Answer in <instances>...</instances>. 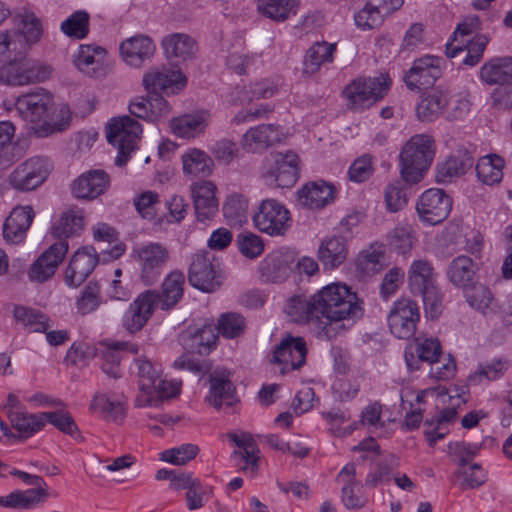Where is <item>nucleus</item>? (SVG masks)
I'll return each mask as SVG.
<instances>
[{
    "instance_id": "1",
    "label": "nucleus",
    "mask_w": 512,
    "mask_h": 512,
    "mask_svg": "<svg viewBox=\"0 0 512 512\" xmlns=\"http://www.w3.org/2000/svg\"><path fill=\"white\" fill-rule=\"evenodd\" d=\"M319 315L316 320V334L320 339L336 338L345 329L344 320L362 316V301L350 287L341 283H332L315 294Z\"/></svg>"
},
{
    "instance_id": "2",
    "label": "nucleus",
    "mask_w": 512,
    "mask_h": 512,
    "mask_svg": "<svg viewBox=\"0 0 512 512\" xmlns=\"http://www.w3.org/2000/svg\"><path fill=\"white\" fill-rule=\"evenodd\" d=\"M435 141L428 134H416L403 145L399 155L400 175L408 184L420 182L435 157Z\"/></svg>"
},
{
    "instance_id": "3",
    "label": "nucleus",
    "mask_w": 512,
    "mask_h": 512,
    "mask_svg": "<svg viewBox=\"0 0 512 512\" xmlns=\"http://www.w3.org/2000/svg\"><path fill=\"white\" fill-rule=\"evenodd\" d=\"M51 73L49 65L20 54L0 67V83L14 87L25 86L43 82Z\"/></svg>"
},
{
    "instance_id": "4",
    "label": "nucleus",
    "mask_w": 512,
    "mask_h": 512,
    "mask_svg": "<svg viewBox=\"0 0 512 512\" xmlns=\"http://www.w3.org/2000/svg\"><path fill=\"white\" fill-rule=\"evenodd\" d=\"M300 176V158L292 150L273 152L263 160L261 178L270 185L292 187Z\"/></svg>"
},
{
    "instance_id": "5",
    "label": "nucleus",
    "mask_w": 512,
    "mask_h": 512,
    "mask_svg": "<svg viewBox=\"0 0 512 512\" xmlns=\"http://www.w3.org/2000/svg\"><path fill=\"white\" fill-rule=\"evenodd\" d=\"M141 133V124L129 116L114 118L108 123L107 140L118 150L115 158L116 166L121 167L127 163L131 152L136 149Z\"/></svg>"
},
{
    "instance_id": "6",
    "label": "nucleus",
    "mask_w": 512,
    "mask_h": 512,
    "mask_svg": "<svg viewBox=\"0 0 512 512\" xmlns=\"http://www.w3.org/2000/svg\"><path fill=\"white\" fill-rule=\"evenodd\" d=\"M135 259L140 266V279L149 286L156 283L170 260L167 246L159 242H149L134 250Z\"/></svg>"
},
{
    "instance_id": "7",
    "label": "nucleus",
    "mask_w": 512,
    "mask_h": 512,
    "mask_svg": "<svg viewBox=\"0 0 512 512\" xmlns=\"http://www.w3.org/2000/svg\"><path fill=\"white\" fill-rule=\"evenodd\" d=\"M389 89V79L381 75L374 78H357L348 84L343 93L354 109L369 107L382 99Z\"/></svg>"
},
{
    "instance_id": "8",
    "label": "nucleus",
    "mask_w": 512,
    "mask_h": 512,
    "mask_svg": "<svg viewBox=\"0 0 512 512\" xmlns=\"http://www.w3.org/2000/svg\"><path fill=\"white\" fill-rule=\"evenodd\" d=\"M253 222L259 231L270 236H281L290 226V212L280 201L267 198L260 202Z\"/></svg>"
},
{
    "instance_id": "9",
    "label": "nucleus",
    "mask_w": 512,
    "mask_h": 512,
    "mask_svg": "<svg viewBox=\"0 0 512 512\" xmlns=\"http://www.w3.org/2000/svg\"><path fill=\"white\" fill-rule=\"evenodd\" d=\"M188 281L198 290L213 292L221 285L219 264L208 251L193 254L188 269Z\"/></svg>"
},
{
    "instance_id": "10",
    "label": "nucleus",
    "mask_w": 512,
    "mask_h": 512,
    "mask_svg": "<svg viewBox=\"0 0 512 512\" xmlns=\"http://www.w3.org/2000/svg\"><path fill=\"white\" fill-rule=\"evenodd\" d=\"M419 319L418 305L408 298H401L395 301L387 316L391 333L399 339L413 337Z\"/></svg>"
},
{
    "instance_id": "11",
    "label": "nucleus",
    "mask_w": 512,
    "mask_h": 512,
    "mask_svg": "<svg viewBox=\"0 0 512 512\" xmlns=\"http://www.w3.org/2000/svg\"><path fill=\"white\" fill-rule=\"evenodd\" d=\"M452 209V199L442 189L431 188L419 197L416 210L420 220L429 225L444 221Z\"/></svg>"
},
{
    "instance_id": "12",
    "label": "nucleus",
    "mask_w": 512,
    "mask_h": 512,
    "mask_svg": "<svg viewBox=\"0 0 512 512\" xmlns=\"http://www.w3.org/2000/svg\"><path fill=\"white\" fill-rule=\"evenodd\" d=\"M307 345L304 338L286 334L273 350L272 362L283 365L280 372L300 369L306 362Z\"/></svg>"
},
{
    "instance_id": "13",
    "label": "nucleus",
    "mask_w": 512,
    "mask_h": 512,
    "mask_svg": "<svg viewBox=\"0 0 512 512\" xmlns=\"http://www.w3.org/2000/svg\"><path fill=\"white\" fill-rule=\"evenodd\" d=\"M49 173V165L42 157H32L17 166L9 175L10 185L19 191H30L40 186Z\"/></svg>"
},
{
    "instance_id": "14",
    "label": "nucleus",
    "mask_w": 512,
    "mask_h": 512,
    "mask_svg": "<svg viewBox=\"0 0 512 512\" xmlns=\"http://www.w3.org/2000/svg\"><path fill=\"white\" fill-rule=\"evenodd\" d=\"M442 64V58L430 55L415 60L404 76L408 89L420 90L433 86L442 75Z\"/></svg>"
},
{
    "instance_id": "15",
    "label": "nucleus",
    "mask_w": 512,
    "mask_h": 512,
    "mask_svg": "<svg viewBox=\"0 0 512 512\" xmlns=\"http://www.w3.org/2000/svg\"><path fill=\"white\" fill-rule=\"evenodd\" d=\"M145 89L150 93L176 94L187 84L186 77L178 69L169 67L151 68L143 77Z\"/></svg>"
},
{
    "instance_id": "16",
    "label": "nucleus",
    "mask_w": 512,
    "mask_h": 512,
    "mask_svg": "<svg viewBox=\"0 0 512 512\" xmlns=\"http://www.w3.org/2000/svg\"><path fill=\"white\" fill-rule=\"evenodd\" d=\"M295 260V251L288 248H279L265 256L259 265V271L266 281L283 282L295 269Z\"/></svg>"
},
{
    "instance_id": "17",
    "label": "nucleus",
    "mask_w": 512,
    "mask_h": 512,
    "mask_svg": "<svg viewBox=\"0 0 512 512\" xmlns=\"http://www.w3.org/2000/svg\"><path fill=\"white\" fill-rule=\"evenodd\" d=\"M336 479L342 484L341 502L346 509L360 510L366 507L368 497L362 492L361 481L357 479L355 464L345 465Z\"/></svg>"
},
{
    "instance_id": "18",
    "label": "nucleus",
    "mask_w": 512,
    "mask_h": 512,
    "mask_svg": "<svg viewBox=\"0 0 512 512\" xmlns=\"http://www.w3.org/2000/svg\"><path fill=\"white\" fill-rule=\"evenodd\" d=\"M65 240L52 244L45 250L29 269V278L36 282H44L51 278L68 252Z\"/></svg>"
},
{
    "instance_id": "19",
    "label": "nucleus",
    "mask_w": 512,
    "mask_h": 512,
    "mask_svg": "<svg viewBox=\"0 0 512 512\" xmlns=\"http://www.w3.org/2000/svg\"><path fill=\"white\" fill-rule=\"evenodd\" d=\"M53 105V97L44 89L19 96L15 102L18 113L28 122L44 120Z\"/></svg>"
},
{
    "instance_id": "20",
    "label": "nucleus",
    "mask_w": 512,
    "mask_h": 512,
    "mask_svg": "<svg viewBox=\"0 0 512 512\" xmlns=\"http://www.w3.org/2000/svg\"><path fill=\"white\" fill-rule=\"evenodd\" d=\"M98 263V256L93 247L77 250L65 270L64 281L69 287H79L93 272Z\"/></svg>"
},
{
    "instance_id": "21",
    "label": "nucleus",
    "mask_w": 512,
    "mask_h": 512,
    "mask_svg": "<svg viewBox=\"0 0 512 512\" xmlns=\"http://www.w3.org/2000/svg\"><path fill=\"white\" fill-rule=\"evenodd\" d=\"M185 275L179 270L170 271L163 279L160 291L149 290L155 296L154 303L163 311L173 309L183 298Z\"/></svg>"
},
{
    "instance_id": "22",
    "label": "nucleus",
    "mask_w": 512,
    "mask_h": 512,
    "mask_svg": "<svg viewBox=\"0 0 512 512\" xmlns=\"http://www.w3.org/2000/svg\"><path fill=\"white\" fill-rule=\"evenodd\" d=\"M109 186V175L104 170L95 169L76 178L71 185V191L78 199L94 200L104 194Z\"/></svg>"
},
{
    "instance_id": "23",
    "label": "nucleus",
    "mask_w": 512,
    "mask_h": 512,
    "mask_svg": "<svg viewBox=\"0 0 512 512\" xmlns=\"http://www.w3.org/2000/svg\"><path fill=\"white\" fill-rule=\"evenodd\" d=\"M216 186L209 180H202L191 185L195 215L198 221L212 219L218 212L219 202L216 198Z\"/></svg>"
},
{
    "instance_id": "24",
    "label": "nucleus",
    "mask_w": 512,
    "mask_h": 512,
    "mask_svg": "<svg viewBox=\"0 0 512 512\" xmlns=\"http://www.w3.org/2000/svg\"><path fill=\"white\" fill-rule=\"evenodd\" d=\"M283 140L280 127L274 124H261L243 134L241 145L250 153H262Z\"/></svg>"
},
{
    "instance_id": "25",
    "label": "nucleus",
    "mask_w": 512,
    "mask_h": 512,
    "mask_svg": "<svg viewBox=\"0 0 512 512\" xmlns=\"http://www.w3.org/2000/svg\"><path fill=\"white\" fill-rule=\"evenodd\" d=\"M154 299L152 292L144 291L129 305L123 317V327L129 333L140 331L151 318L156 307Z\"/></svg>"
},
{
    "instance_id": "26",
    "label": "nucleus",
    "mask_w": 512,
    "mask_h": 512,
    "mask_svg": "<svg viewBox=\"0 0 512 512\" xmlns=\"http://www.w3.org/2000/svg\"><path fill=\"white\" fill-rule=\"evenodd\" d=\"M404 0H368L365 7L355 15V23L363 29H373L382 24L384 18L403 5Z\"/></svg>"
},
{
    "instance_id": "27",
    "label": "nucleus",
    "mask_w": 512,
    "mask_h": 512,
    "mask_svg": "<svg viewBox=\"0 0 512 512\" xmlns=\"http://www.w3.org/2000/svg\"><path fill=\"white\" fill-rule=\"evenodd\" d=\"M119 49L126 64L140 67L154 55L156 47L149 36L138 34L122 41Z\"/></svg>"
},
{
    "instance_id": "28",
    "label": "nucleus",
    "mask_w": 512,
    "mask_h": 512,
    "mask_svg": "<svg viewBox=\"0 0 512 512\" xmlns=\"http://www.w3.org/2000/svg\"><path fill=\"white\" fill-rule=\"evenodd\" d=\"M473 157L466 150H458L437 164L435 179L437 183H452L462 177L473 166Z\"/></svg>"
},
{
    "instance_id": "29",
    "label": "nucleus",
    "mask_w": 512,
    "mask_h": 512,
    "mask_svg": "<svg viewBox=\"0 0 512 512\" xmlns=\"http://www.w3.org/2000/svg\"><path fill=\"white\" fill-rule=\"evenodd\" d=\"M210 390L206 400L215 409H220L223 405L232 407L237 401L235 396V387L229 379L225 370L214 371L209 376Z\"/></svg>"
},
{
    "instance_id": "30",
    "label": "nucleus",
    "mask_w": 512,
    "mask_h": 512,
    "mask_svg": "<svg viewBox=\"0 0 512 512\" xmlns=\"http://www.w3.org/2000/svg\"><path fill=\"white\" fill-rule=\"evenodd\" d=\"M349 253L344 237L333 235L324 238L318 247L317 257L325 270H334L342 265Z\"/></svg>"
},
{
    "instance_id": "31",
    "label": "nucleus",
    "mask_w": 512,
    "mask_h": 512,
    "mask_svg": "<svg viewBox=\"0 0 512 512\" xmlns=\"http://www.w3.org/2000/svg\"><path fill=\"white\" fill-rule=\"evenodd\" d=\"M34 216L35 214L31 206L15 207L4 223V238L13 244L22 242L26 237Z\"/></svg>"
},
{
    "instance_id": "32",
    "label": "nucleus",
    "mask_w": 512,
    "mask_h": 512,
    "mask_svg": "<svg viewBox=\"0 0 512 512\" xmlns=\"http://www.w3.org/2000/svg\"><path fill=\"white\" fill-rule=\"evenodd\" d=\"M478 265L466 255L455 257L447 266L446 275L456 288L467 290L476 283Z\"/></svg>"
},
{
    "instance_id": "33",
    "label": "nucleus",
    "mask_w": 512,
    "mask_h": 512,
    "mask_svg": "<svg viewBox=\"0 0 512 512\" xmlns=\"http://www.w3.org/2000/svg\"><path fill=\"white\" fill-rule=\"evenodd\" d=\"M448 103L449 92L434 88L421 96L416 106V116L421 122H432L444 112Z\"/></svg>"
},
{
    "instance_id": "34",
    "label": "nucleus",
    "mask_w": 512,
    "mask_h": 512,
    "mask_svg": "<svg viewBox=\"0 0 512 512\" xmlns=\"http://www.w3.org/2000/svg\"><path fill=\"white\" fill-rule=\"evenodd\" d=\"M442 353V347L438 339L425 338L416 339L415 350H405V362L410 371L420 369L422 362L434 364L439 360Z\"/></svg>"
},
{
    "instance_id": "35",
    "label": "nucleus",
    "mask_w": 512,
    "mask_h": 512,
    "mask_svg": "<svg viewBox=\"0 0 512 512\" xmlns=\"http://www.w3.org/2000/svg\"><path fill=\"white\" fill-rule=\"evenodd\" d=\"M135 366L137 369L140 390L146 395L145 399L140 397L137 398V405H151L153 389L161 378V368L145 356L137 358L135 360Z\"/></svg>"
},
{
    "instance_id": "36",
    "label": "nucleus",
    "mask_w": 512,
    "mask_h": 512,
    "mask_svg": "<svg viewBox=\"0 0 512 512\" xmlns=\"http://www.w3.org/2000/svg\"><path fill=\"white\" fill-rule=\"evenodd\" d=\"M487 43L488 39L484 35H477L472 39H462L459 42L452 41L446 45V55L449 58H454L465 54L463 63L474 66L480 61Z\"/></svg>"
},
{
    "instance_id": "37",
    "label": "nucleus",
    "mask_w": 512,
    "mask_h": 512,
    "mask_svg": "<svg viewBox=\"0 0 512 512\" xmlns=\"http://www.w3.org/2000/svg\"><path fill=\"white\" fill-rule=\"evenodd\" d=\"M334 199V188L325 182H311L298 191L301 206L317 210L325 207Z\"/></svg>"
},
{
    "instance_id": "38",
    "label": "nucleus",
    "mask_w": 512,
    "mask_h": 512,
    "mask_svg": "<svg viewBox=\"0 0 512 512\" xmlns=\"http://www.w3.org/2000/svg\"><path fill=\"white\" fill-rule=\"evenodd\" d=\"M106 50L100 46L80 45L73 56L75 66L90 77H98L103 74V58Z\"/></svg>"
},
{
    "instance_id": "39",
    "label": "nucleus",
    "mask_w": 512,
    "mask_h": 512,
    "mask_svg": "<svg viewBox=\"0 0 512 512\" xmlns=\"http://www.w3.org/2000/svg\"><path fill=\"white\" fill-rule=\"evenodd\" d=\"M161 45L170 60L186 61L193 58L197 51L196 41L185 33L167 35L162 39Z\"/></svg>"
},
{
    "instance_id": "40",
    "label": "nucleus",
    "mask_w": 512,
    "mask_h": 512,
    "mask_svg": "<svg viewBox=\"0 0 512 512\" xmlns=\"http://www.w3.org/2000/svg\"><path fill=\"white\" fill-rule=\"evenodd\" d=\"M48 489L15 490L0 496V506L14 510H31L45 502Z\"/></svg>"
},
{
    "instance_id": "41",
    "label": "nucleus",
    "mask_w": 512,
    "mask_h": 512,
    "mask_svg": "<svg viewBox=\"0 0 512 512\" xmlns=\"http://www.w3.org/2000/svg\"><path fill=\"white\" fill-rule=\"evenodd\" d=\"M218 335L214 327L207 325L181 336V344L190 353L207 355L215 346Z\"/></svg>"
},
{
    "instance_id": "42",
    "label": "nucleus",
    "mask_w": 512,
    "mask_h": 512,
    "mask_svg": "<svg viewBox=\"0 0 512 512\" xmlns=\"http://www.w3.org/2000/svg\"><path fill=\"white\" fill-rule=\"evenodd\" d=\"M285 311L292 321L308 322L313 326L316 332V320L319 319V315L315 302V294L309 300L300 296L291 297L286 303Z\"/></svg>"
},
{
    "instance_id": "43",
    "label": "nucleus",
    "mask_w": 512,
    "mask_h": 512,
    "mask_svg": "<svg viewBox=\"0 0 512 512\" xmlns=\"http://www.w3.org/2000/svg\"><path fill=\"white\" fill-rule=\"evenodd\" d=\"M480 79L488 85H501L512 80V57L495 58L480 69Z\"/></svg>"
},
{
    "instance_id": "44",
    "label": "nucleus",
    "mask_w": 512,
    "mask_h": 512,
    "mask_svg": "<svg viewBox=\"0 0 512 512\" xmlns=\"http://www.w3.org/2000/svg\"><path fill=\"white\" fill-rule=\"evenodd\" d=\"M7 417L12 428L19 433V438H29L43 429L42 412L33 414L25 410L9 409Z\"/></svg>"
},
{
    "instance_id": "45",
    "label": "nucleus",
    "mask_w": 512,
    "mask_h": 512,
    "mask_svg": "<svg viewBox=\"0 0 512 512\" xmlns=\"http://www.w3.org/2000/svg\"><path fill=\"white\" fill-rule=\"evenodd\" d=\"M183 172L186 175L209 176L214 169L213 158L205 151L191 148L181 156Z\"/></svg>"
},
{
    "instance_id": "46",
    "label": "nucleus",
    "mask_w": 512,
    "mask_h": 512,
    "mask_svg": "<svg viewBox=\"0 0 512 512\" xmlns=\"http://www.w3.org/2000/svg\"><path fill=\"white\" fill-rule=\"evenodd\" d=\"M207 126L203 113L184 114L170 121L171 131L178 137L195 138L204 132Z\"/></svg>"
},
{
    "instance_id": "47",
    "label": "nucleus",
    "mask_w": 512,
    "mask_h": 512,
    "mask_svg": "<svg viewBox=\"0 0 512 512\" xmlns=\"http://www.w3.org/2000/svg\"><path fill=\"white\" fill-rule=\"evenodd\" d=\"M335 51L336 43L315 42L305 54L304 72L314 74L322 65L332 63Z\"/></svg>"
},
{
    "instance_id": "48",
    "label": "nucleus",
    "mask_w": 512,
    "mask_h": 512,
    "mask_svg": "<svg viewBox=\"0 0 512 512\" xmlns=\"http://www.w3.org/2000/svg\"><path fill=\"white\" fill-rule=\"evenodd\" d=\"M124 345V343L108 344L106 342H101L96 348L95 355L102 361V371L109 377L119 378L122 375L120 368V350Z\"/></svg>"
},
{
    "instance_id": "49",
    "label": "nucleus",
    "mask_w": 512,
    "mask_h": 512,
    "mask_svg": "<svg viewBox=\"0 0 512 512\" xmlns=\"http://www.w3.org/2000/svg\"><path fill=\"white\" fill-rule=\"evenodd\" d=\"M90 410L114 422H121L125 417V409L122 400L106 393L97 392L94 395L90 404Z\"/></svg>"
},
{
    "instance_id": "50",
    "label": "nucleus",
    "mask_w": 512,
    "mask_h": 512,
    "mask_svg": "<svg viewBox=\"0 0 512 512\" xmlns=\"http://www.w3.org/2000/svg\"><path fill=\"white\" fill-rule=\"evenodd\" d=\"M436 283V274L432 264L424 259L414 260L408 269V285L411 293Z\"/></svg>"
},
{
    "instance_id": "51",
    "label": "nucleus",
    "mask_w": 512,
    "mask_h": 512,
    "mask_svg": "<svg viewBox=\"0 0 512 512\" xmlns=\"http://www.w3.org/2000/svg\"><path fill=\"white\" fill-rule=\"evenodd\" d=\"M504 165V159L496 154L484 156L476 164L477 177L483 184H498L503 178Z\"/></svg>"
},
{
    "instance_id": "52",
    "label": "nucleus",
    "mask_w": 512,
    "mask_h": 512,
    "mask_svg": "<svg viewBox=\"0 0 512 512\" xmlns=\"http://www.w3.org/2000/svg\"><path fill=\"white\" fill-rule=\"evenodd\" d=\"M298 0H258V12L273 21H285L296 14Z\"/></svg>"
},
{
    "instance_id": "53",
    "label": "nucleus",
    "mask_w": 512,
    "mask_h": 512,
    "mask_svg": "<svg viewBox=\"0 0 512 512\" xmlns=\"http://www.w3.org/2000/svg\"><path fill=\"white\" fill-rule=\"evenodd\" d=\"M84 227V215L81 210L70 209L64 212L52 227L54 237L68 238L78 235Z\"/></svg>"
},
{
    "instance_id": "54",
    "label": "nucleus",
    "mask_w": 512,
    "mask_h": 512,
    "mask_svg": "<svg viewBox=\"0 0 512 512\" xmlns=\"http://www.w3.org/2000/svg\"><path fill=\"white\" fill-rule=\"evenodd\" d=\"M510 367V362L506 358H495L478 365L473 374L469 376V381L478 384L483 380L495 381L504 376Z\"/></svg>"
},
{
    "instance_id": "55",
    "label": "nucleus",
    "mask_w": 512,
    "mask_h": 512,
    "mask_svg": "<svg viewBox=\"0 0 512 512\" xmlns=\"http://www.w3.org/2000/svg\"><path fill=\"white\" fill-rule=\"evenodd\" d=\"M18 18L19 29L17 30L20 33V39L23 41L25 49L26 46L35 44L40 40L43 28L40 19L32 12L25 11L18 15Z\"/></svg>"
},
{
    "instance_id": "56",
    "label": "nucleus",
    "mask_w": 512,
    "mask_h": 512,
    "mask_svg": "<svg viewBox=\"0 0 512 512\" xmlns=\"http://www.w3.org/2000/svg\"><path fill=\"white\" fill-rule=\"evenodd\" d=\"M15 320L32 332H46L50 328L49 318L34 309L24 306H15L13 310Z\"/></svg>"
},
{
    "instance_id": "57",
    "label": "nucleus",
    "mask_w": 512,
    "mask_h": 512,
    "mask_svg": "<svg viewBox=\"0 0 512 512\" xmlns=\"http://www.w3.org/2000/svg\"><path fill=\"white\" fill-rule=\"evenodd\" d=\"M90 15L84 10L72 13L61 23V31L74 39H84L89 34Z\"/></svg>"
},
{
    "instance_id": "58",
    "label": "nucleus",
    "mask_w": 512,
    "mask_h": 512,
    "mask_svg": "<svg viewBox=\"0 0 512 512\" xmlns=\"http://www.w3.org/2000/svg\"><path fill=\"white\" fill-rule=\"evenodd\" d=\"M278 91V86L270 80H262L251 84L249 90L245 87L237 88L240 102H251L254 99H267L274 96Z\"/></svg>"
},
{
    "instance_id": "59",
    "label": "nucleus",
    "mask_w": 512,
    "mask_h": 512,
    "mask_svg": "<svg viewBox=\"0 0 512 512\" xmlns=\"http://www.w3.org/2000/svg\"><path fill=\"white\" fill-rule=\"evenodd\" d=\"M465 291L466 300L472 308L480 311L482 314L491 312L493 295L488 287L475 283Z\"/></svg>"
},
{
    "instance_id": "60",
    "label": "nucleus",
    "mask_w": 512,
    "mask_h": 512,
    "mask_svg": "<svg viewBox=\"0 0 512 512\" xmlns=\"http://www.w3.org/2000/svg\"><path fill=\"white\" fill-rule=\"evenodd\" d=\"M43 428L46 423L52 424L62 433L74 436L78 432V426L71 414L64 410L42 412Z\"/></svg>"
},
{
    "instance_id": "61",
    "label": "nucleus",
    "mask_w": 512,
    "mask_h": 512,
    "mask_svg": "<svg viewBox=\"0 0 512 512\" xmlns=\"http://www.w3.org/2000/svg\"><path fill=\"white\" fill-rule=\"evenodd\" d=\"M101 304V291L97 283L89 282L76 301L78 313L86 315L95 311Z\"/></svg>"
},
{
    "instance_id": "62",
    "label": "nucleus",
    "mask_w": 512,
    "mask_h": 512,
    "mask_svg": "<svg viewBox=\"0 0 512 512\" xmlns=\"http://www.w3.org/2000/svg\"><path fill=\"white\" fill-rule=\"evenodd\" d=\"M420 292H414V295L422 297L426 314L432 318H438L442 312L443 294L436 283L420 289Z\"/></svg>"
},
{
    "instance_id": "63",
    "label": "nucleus",
    "mask_w": 512,
    "mask_h": 512,
    "mask_svg": "<svg viewBox=\"0 0 512 512\" xmlns=\"http://www.w3.org/2000/svg\"><path fill=\"white\" fill-rule=\"evenodd\" d=\"M24 51V43L18 30L0 31V62L12 55L15 57Z\"/></svg>"
},
{
    "instance_id": "64",
    "label": "nucleus",
    "mask_w": 512,
    "mask_h": 512,
    "mask_svg": "<svg viewBox=\"0 0 512 512\" xmlns=\"http://www.w3.org/2000/svg\"><path fill=\"white\" fill-rule=\"evenodd\" d=\"M213 158L220 164L229 165L239 155L240 149L236 142L230 139H220L210 148Z\"/></svg>"
}]
</instances>
